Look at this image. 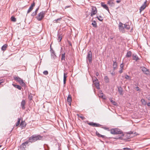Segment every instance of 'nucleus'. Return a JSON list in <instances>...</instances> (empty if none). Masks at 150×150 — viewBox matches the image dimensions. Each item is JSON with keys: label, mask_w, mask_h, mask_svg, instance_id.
Returning <instances> with one entry per match:
<instances>
[{"label": "nucleus", "mask_w": 150, "mask_h": 150, "mask_svg": "<svg viewBox=\"0 0 150 150\" xmlns=\"http://www.w3.org/2000/svg\"><path fill=\"white\" fill-rule=\"evenodd\" d=\"M43 137L40 135H33L29 138L28 142L33 143L35 142L38 140H42Z\"/></svg>", "instance_id": "obj_1"}, {"label": "nucleus", "mask_w": 150, "mask_h": 150, "mask_svg": "<svg viewBox=\"0 0 150 150\" xmlns=\"http://www.w3.org/2000/svg\"><path fill=\"white\" fill-rule=\"evenodd\" d=\"M13 79L19 83L21 86H25V84L23 82V80L19 77L14 76H13Z\"/></svg>", "instance_id": "obj_2"}, {"label": "nucleus", "mask_w": 150, "mask_h": 150, "mask_svg": "<svg viewBox=\"0 0 150 150\" xmlns=\"http://www.w3.org/2000/svg\"><path fill=\"white\" fill-rule=\"evenodd\" d=\"M46 12V11H42L38 14L36 17V18L38 21H40L44 17L45 15Z\"/></svg>", "instance_id": "obj_3"}, {"label": "nucleus", "mask_w": 150, "mask_h": 150, "mask_svg": "<svg viewBox=\"0 0 150 150\" xmlns=\"http://www.w3.org/2000/svg\"><path fill=\"white\" fill-rule=\"evenodd\" d=\"M110 131L111 134H121L122 133L121 131L118 129H112Z\"/></svg>", "instance_id": "obj_4"}, {"label": "nucleus", "mask_w": 150, "mask_h": 150, "mask_svg": "<svg viewBox=\"0 0 150 150\" xmlns=\"http://www.w3.org/2000/svg\"><path fill=\"white\" fill-rule=\"evenodd\" d=\"M93 83L97 89H99V81L95 77L92 78Z\"/></svg>", "instance_id": "obj_5"}, {"label": "nucleus", "mask_w": 150, "mask_h": 150, "mask_svg": "<svg viewBox=\"0 0 150 150\" xmlns=\"http://www.w3.org/2000/svg\"><path fill=\"white\" fill-rule=\"evenodd\" d=\"M86 58L88 60L90 63H91L92 61V53L91 51L88 52Z\"/></svg>", "instance_id": "obj_6"}, {"label": "nucleus", "mask_w": 150, "mask_h": 150, "mask_svg": "<svg viewBox=\"0 0 150 150\" xmlns=\"http://www.w3.org/2000/svg\"><path fill=\"white\" fill-rule=\"evenodd\" d=\"M97 11L96 8L94 6H92V11L91 13V17L96 14L97 13Z\"/></svg>", "instance_id": "obj_7"}, {"label": "nucleus", "mask_w": 150, "mask_h": 150, "mask_svg": "<svg viewBox=\"0 0 150 150\" xmlns=\"http://www.w3.org/2000/svg\"><path fill=\"white\" fill-rule=\"evenodd\" d=\"M29 142L28 141H26L22 144L20 146V149L22 150H25L26 147V145L28 144Z\"/></svg>", "instance_id": "obj_8"}, {"label": "nucleus", "mask_w": 150, "mask_h": 150, "mask_svg": "<svg viewBox=\"0 0 150 150\" xmlns=\"http://www.w3.org/2000/svg\"><path fill=\"white\" fill-rule=\"evenodd\" d=\"M123 24L121 22L119 23V30L122 33H124L125 32L124 28L123 26Z\"/></svg>", "instance_id": "obj_9"}, {"label": "nucleus", "mask_w": 150, "mask_h": 150, "mask_svg": "<svg viewBox=\"0 0 150 150\" xmlns=\"http://www.w3.org/2000/svg\"><path fill=\"white\" fill-rule=\"evenodd\" d=\"M142 71L144 72V73L146 75L149 74V71L148 69H147L146 68L144 67H141Z\"/></svg>", "instance_id": "obj_10"}, {"label": "nucleus", "mask_w": 150, "mask_h": 150, "mask_svg": "<svg viewBox=\"0 0 150 150\" xmlns=\"http://www.w3.org/2000/svg\"><path fill=\"white\" fill-rule=\"evenodd\" d=\"M87 124L89 125L93 126V127H99L101 126V125L100 124L95 123H94L92 122H88Z\"/></svg>", "instance_id": "obj_11"}, {"label": "nucleus", "mask_w": 150, "mask_h": 150, "mask_svg": "<svg viewBox=\"0 0 150 150\" xmlns=\"http://www.w3.org/2000/svg\"><path fill=\"white\" fill-rule=\"evenodd\" d=\"M147 1H146L140 7L139 10L140 12L141 13L142 11H143L147 6L146 4Z\"/></svg>", "instance_id": "obj_12"}, {"label": "nucleus", "mask_w": 150, "mask_h": 150, "mask_svg": "<svg viewBox=\"0 0 150 150\" xmlns=\"http://www.w3.org/2000/svg\"><path fill=\"white\" fill-rule=\"evenodd\" d=\"M35 6V3L34 2H33L31 5V6H30L28 10L27 13H28L30 12L33 9L34 7Z\"/></svg>", "instance_id": "obj_13"}, {"label": "nucleus", "mask_w": 150, "mask_h": 150, "mask_svg": "<svg viewBox=\"0 0 150 150\" xmlns=\"http://www.w3.org/2000/svg\"><path fill=\"white\" fill-rule=\"evenodd\" d=\"M101 6L103 8H104L109 13V10L108 8V7L106 4H104L103 2H101Z\"/></svg>", "instance_id": "obj_14"}, {"label": "nucleus", "mask_w": 150, "mask_h": 150, "mask_svg": "<svg viewBox=\"0 0 150 150\" xmlns=\"http://www.w3.org/2000/svg\"><path fill=\"white\" fill-rule=\"evenodd\" d=\"M117 59V58H115V61H113V68L114 70H115L117 68V63L116 62V60Z\"/></svg>", "instance_id": "obj_15"}, {"label": "nucleus", "mask_w": 150, "mask_h": 150, "mask_svg": "<svg viewBox=\"0 0 150 150\" xmlns=\"http://www.w3.org/2000/svg\"><path fill=\"white\" fill-rule=\"evenodd\" d=\"M26 102L25 100H23L21 103V106L23 109H25V105Z\"/></svg>", "instance_id": "obj_16"}, {"label": "nucleus", "mask_w": 150, "mask_h": 150, "mask_svg": "<svg viewBox=\"0 0 150 150\" xmlns=\"http://www.w3.org/2000/svg\"><path fill=\"white\" fill-rule=\"evenodd\" d=\"M51 56L52 58L54 59L56 57V56L54 53V50H51Z\"/></svg>", "instance_id": "obj_17"}, {"label": "nucleus", "mask_w": 150, "mask_h": 150, "mask_svg": "<svg viewBox=\"0 0 150 150\" xmlns=\"http://www.w3.org/2000/svg\"><path fill=\"white\" fill-rule=\"evenodd\" d=\"M67 101L69 103V104L70 105H71V103L72 101V99L71 96L70 95H69L68 97L67 98Z\"/></svg>", "instance_id": "obj_18"}, {"label": "nucleus", "mask_w": 150, "mask_h": 150, "mask_svg": "<svg viewBox=\"0 0 150 150\" xmlns=\"http://www.w3.org/2000/svg\"><path fill=\"white\" fill-rule=\"evenodd\" d=\"M133 59L136 61H137L139 59V58L135 54H133L132 55Z\"/></svg>", "instance_id": "obj_19"}, {"label": "nucleus", "mask_w": 150, "mask_h": 150, "mask_svg": "<svg viewBox=\"0 0 150 150\" xmlns=\"http://www.w3.org/2000/svg\"><path fill=\"white\" fill-rule=\"evenodd\" d=\"M118 92L121 95H123V90L122 88L121 87H118Z\"/></svg>", "instance_id": "obj_20"}, {"label": "nucleus", "mask_w": 150, "mask_h": 150, "mask_svg": "<svg viewBox=\"0 0 150 150\" xmlns=\"http://www.w3.org/2000/svg\"><path fill=\"white\" fill-rule=\"evenodd\" d=\"M26 124L25 121H22L21 122L20 124V125L22 127H25L26 126Z\"/></svg>", "instance_id": "obj_21"}, {"label": "nucleus", "mask_w": 150, "mask_h": 150, "mask_svg": "<svg viewBox=\"0 0 150 150\" xmlns=\"http://www.w3.org/2000/svg\"><path fill=\"white\" fill-rule=\"evenodd\" d=\"M67 74L64 73V80H63V82H64V84H65L66 83V78L67 77Z\"/></svg>", "instance_id": "obj_22"}, {"label": "nucleus", "mask_w": 150, "mask_h": 150, "mask_svg": "<svg viewBox=\"0 0 150 150\" xmlns=\"http://www.w3.org/2000/svg\"><path fill=\"white\" fill-rule=\"evenodd\" d=\"M12 85L14 87L16 88H17L19 90H21V87L20 86L15 85L14 84H13Z\"/></svg>", "instance_id": "obj_23"}, {"label": "nucleus", "mask_w": 150, "mask_h": 150, "mask_svg": "<svg viewBox=\"0 0 150 150\" xmlns=\"http://www.w3.org/2000/svg\"><path fill=\"white\" fill-rule=\"evenodd\" d=\"M104 79L105 81V82L106 83H108L109 82V79L108 77V76H105L104 77Z\"/></svg>", "instance_id": "obj_24"}, {"label": "nucleus", "mask_w": 150, "mask_h": 150, "mask_svg": "<svg viewBox=\"0 0 150 150\" xmlns=\"http://www.w3.org/2000/svg\"><path fill=\"white\" fill-rule=\"evenodd\" d=\"M132 55V52L129 51L127 52V53L126 55V57H130Z\"/></svg>", "instance_id": "obj_25"}, {"label": "nucleus", "mask_w": 150, "mask_h": 150, "mask_svg": "<svg viewBox=\"0 0 150 150\" xmlns=\"http://www.w3.org/2000/svg\"><path fill=\"white\" fill-rule=\"evenodd\" d=\"M124 28L127 29V30H129L130 28V26L128 25H127L126 24H124Z\"/></svg>", "instance_id": "obj_26"}, {"label": "nucleus", "mask_w": 150, "mask_h": 150, "mask_svg": "<svg viewBox=\"0 0 150 150\" xmlns=\"http://www.w3.org/2000/svg\"><path fill=\"white\" fill-rule=\"evenodd\" d=\"M92 25L95 28H96L97 27V23L95 21H93V22L92 23Z\"/></svg>", "instance_id": "obj_27"}, {"label": "nucleus", "mask_w": 150, "mask_h": 150, "mask_svg": "<svg viewBox=\"0 0 150 150\" xmlns=\"http://www.w3.org/2000/svg\"><path fill=\"white\" fill-rule=\"evenodd\" d=\"M7 45L6 44L4 45L1 47V50H2L4 51L6 50Z\"/></svg>", "instance_id": "obj_28"}, {"label": "nucleus", "mask_w": 150, "mask_h": 150, "mask_svg": "<svg viewBox=\"0 0 150 150\" xmlns=\"http://www.w3.org/2000/svg\"><path fill=\"white\" fill-rule=\"evenodd\" d=\"M97 18L98 20L100 21H102L103 20V17L100 16H97Z\"/></svg>", "instance_id": "obj_29"}, {"label": "nucleus", "mask_w": 150, "mask_h": 150, "mask_svg": "<svg viewBox=\"0 0 150 150\" xmlns=\"http://www.w3.org/2000/svg\"><path fill=\"white\" fill-rule=\"evenodd\" d=\"M141 102L142 105H146V102L145 101V100L144 99H142L141 100Z\"/></svg>", "instance_id": "obj_30"}, {"label": "nucleus", "mask_w": 150, "mask_h": 150, "mask_svg": "<svg viewBox=\"0 0 150 150\" xmlns=\"http://www.w3.org/2000/svg\"><path fill=\"white\" fill-rule=\"evenodd\" d=\"M61 19H62V18H59L57 19L54 20L53 21V22L54 23H59V21H60Z\"/></svg>", "instance_id": "obj_31"}, {"label": "nucleus", "mask_w": 150, "mask_h": 150, "mask_svg": "<svg viewBox=\"0 0 150 150\" xmlns=\"http://www.w3.org/2000/svg\"><path fill=\"white\" fill-rule=\"evenodd\" d=\"M125 78L128 80H131V77L127 75H125Z\"/></svg>", "instance_id": "obj_32"}, {"label": "nucleus", "mask_w": 150, "mask_h": 150, "mask_svg": "<svg viewBox=\"0 0 150 150\" xmlns=\"http://www.w3.org/2000/svg\"><path fill=\"white\" fill-rule=\"evenodd\" d=\"M110 101L111 103H112V104L114 105H116L117 103H116L115 102L114 100H112V99H110Z\"/></svg>", "instance_id": "obj_33"}, {"label": "nucleus", "mask_w": 150, "mask_h": 150, "mask_svg": "<svg viewBox=\"0 0 150 150\" xmlns=\"http://www.w3.org/2000/svg\"><path fill=\"white\" fill-rule=\"evenodd\" d=\"M20 121H21V119L19 118H18V121L16 124V126L17 127L18 126V125L20 124Z\"/></svg>", "instance_id": "obj_34"}, {"label": "nucleus", "mask_w": 150, "mask_h": 150, "mask_svg": "<svg viewBox=\"0 0 150 150\" xmlns=\"http://www.w3.org/2000/svg\"><path fill=\"white\" fill-rule=\"evenodd\" d=\"M11 21L13 22H16V18L13 16H12L11 18Z\"/></svg>", "instance_id": "obj_35"}, {"label": "nucleus", "mask_w": 150, "mask_h": 150, "mask_svg": "<svg viewBox=\"0 0 150 150\" xmlns=\"http://www.w3.org/2000/svg\"><path fill=\"white\" fill-rule=\"evenodd\" d=\"M65 53L62 54L61 60H65Z\"/></svg>", "instance_id": "obj_36"}, {"label": "nucleus", "mask_w": 150, "mask_h": 150, "mask_svg": "<svg viewBox=\"0 0 150 150\" xmlns=\"http://www.w3.org/2000/svg\"><path fill=\"white\" fill-rule=\"evenodd\" d=\"M77 115L79 117L81 118L83 120L85 119V118L84 117L82 116L81 115H80L79 114H77Z\"/></svg>", "instance_id": "obj_37"}, {"label": "nucleus", "mask_w": 150, "mask_h": 150, "mask_svg": "<svg viewBox=\"0 0 150 150\" xmlns=\"http://www.w3.org/2000/svg\"><path fill=\"white\" fill-rule=\"evenodd\" d=\"M28 98L30 100H31L32 99L33 96L31 94H30L28 96Z\"/></svg>", "instance_id": "obj_38"}, {"label": "nucleus", "mask_w": 150, "mask_h": 150, "mask_svg": "<svg viewBox=\"0 0 150 150\" xmlns=\"http://www.w3.org/2000/svg\"><path fill=\"white\" fill-rule=\"evenodd\" d=\"M45 147L46 150H49L50 147L47 145L46 144Z\"/></svg>", "instance_id": "obj_39"}, {"label": "nucleus", "mask_w": 150, "mask_h": 150, "mask_svg": "<svg viewBox=\"0 0 150 150\" xmlns=\"http://www.w3.org/2000/svg\"><path fill=\"white\" fill-rule=\"evenodd\" d=\"M58 40H59V41L60 42L62 39V37L60 35H58Z\"/></svg>", "instance_id": "obj_40"}, {"label": "nucleus", "mask_w": 150, "mask_h": 150, "mask_svg": "<svg viewBox=\"0 0 150 150\" xmlns=\"http://www.w3.org/2000/svg\"><path fill=\"white\" fill-rule=\"evenodd\" d=\"M101 92H102V91H101L100 92V94L99 95V97H101V98H103V93H101Z\"/></svg>", "instance_id": "obj_41"}, {"label": "nucleus", "mask_w": 150, "mask_h": 150, "mask_svg": "<svg viewBox=\"0 0 150 150\" xmlns=\"http://www.w3.org/2000/svg\"><path fill=\"white\" fill-rule=\"evenodd\" d=\"M37 13L35 12H33L31 14V15L32 16L34 17L37 14Z\"/></svg>", "instance_id": "obj_42"}, {"label": "nucleus", "mask_w": 150, "mask_h": 150, "mask_svg": "<svg viewBox=\"0 0 150 150\" xmlns=\"http://www.w3.org/2000/svg\"><path fill=\"white\" fill-rule=\"evenodd\" d=\"M43 74L45 75H47L48 74V72L47 71H43Z\"/></svg>", "instance_id": "obj_43"}, {"label": "nucleus", "mask_w": 150, "mask_h": 150, "mask_svg": "<svg viewBox=\"0 0 150 150\" xmlns=\"http://www.w3.org/2000/svg\"><path fill=\"white\" fill-rule=\"evenodd\" d=\"M124 66V64L122 63L120 65V69H123V67Z\"/></svg>", "instance_id": "obj_44"}, {"label": "nucleus", "mask_w": 150, "mask_h": 150, "mask_svg": "<svg viewBox=\"0 0 150 150\" xmlns=\"http://www.w3.org/2000/svg\"><path fill=\"white\" fill-rule=\"evenodd\" d=\"M96 135L99 137H100L101 134H100L97 131H96Z\"/></svg>", "instance_id": "obj_45"}, {"label": "nucleus", "mask_w": 150, "mask_h": 150, "mask_svg": "<svg viewBox=\"0 0 150 150\" xmlns=\"http://www.w3.org/2000/svg\"><path fill=\"white\" fill-rule=\"evenodd\" d=\"M96 135L99 137H100L101 134H100L97 131H96Z\"/></svg>", "instance_id": "obj_46"}, {"label": "nucleus", "mask_w": 150, "mask_h": 150, "mask_svg": "<svg viewBox=\"0 0 150 150\" xmlns=\"http://www.w3.org/2000/svg\"><path fill=\"white\" fill-rule=\"evenodd\" d=\"M108 4L110 5H111L113 4V3L112 1H109L108 2Z\"/></svg>", "instance_id": "obj_47"}, {"label": "nucleus", "mask_w": 150, "mask_h": 150, "mask_svg": "<svg viewBox=\"0 0 150 150\" xmlns=\"http://www.w3.org/2000/svg\"><path fill=\"white\" fill-rule=\"evenodd\" d=\"M149 100H150V95H148L146 97Z\"/></svg>", "instance_id": "obj_48"}, {"label": "nucleus", "mask_w": 150, "mask_h": 150, "mask_svg": "<svg viewBox=\"0 0 150 150\" xmlns=\"http://www.w3.org/2000/svg\"><path fill=\"white\" fill-rule=\"evenodd\" d=\"M136 89L137 91H139L140 90L138 86H137L136 87Z\"/></svg>", "instance_id": "obj_49"}, {"label": "nucleus", "mask_w": 150, "mask_h": 150, "mask_svg": "<svg viewBox=\"0 0 150 150\" xmlns=\"http://www.w3.org/2000/svg\"><path fill=\"white\" fill-rule=\"evenodd\" d=\"M4 81L3 79H1L0 80V84H1V83H3L4 82Z\"/></svg>", "instance_id": "obj_50"}, {"label": "nucleus", "mask_w": 150, "mask_h": 150, "mask_svg": "<svg viewBox=\"0 0 150 150\" xmlns=\"http://www.w3.org/2000/svg\"><path fill=\"white\" fill-rule=\"evenodd\" d=\"M100 137H102V138H106V136H105L101 134Z\"/></svg>", "instance_id": "obj_51"}, {"label": "nucleus", "mask_w": 150, "mask_h": 150, "mask_svg": "<svg viewBox=\"0 0 150 150\" xmlns=\"http://www.w3.org/2000/svg\"><path fill=\"white\" fill-rule=\"evenodd\" d=\"M123 149L124 150H129L131 149L128 148H123Z\"/></svg>", "instance_id": "obj_52"}, {"label": "nucleus", "mask_w": 150, "mask_h": 150, "mask_svg": "<svg viewBox=\"0 0 150 150\" xmlns=\"http://www.w3.org/2000/svg\"><path fill=\"white\" fill-rule=\"evenodd\" d=\"M39 9V8H38L36 9L35 11H34L35 12H36L37 13V12L38 11V10Z\"/></svg>", "instance_id": "obj_53"}, {"label": "nucleus", "mask_w": 150, "mask_h": 150, "mask_svg": "<svg viewBox=\"0 0 150 150\" xmlns=\"http://www.w3.org/2000/svg\"><path fill=\"white\" fill-rule=\"evenodd\" d=\"M122 69H121V70L119 71V72L120 73V74H121L122 73Z\"/></svg>", "instance_id": "obj_54"}, {"label": "nucleus", "mask_w": 150, "mask_h": 150, "mask_svg": "<svg viewBox=\"0 0 150 150\" xmlns=\"http://www.w3.org/2000/svg\"><path fill=\"white\" fill-rule=\"evenodd\" d=\"M111 74L112 75V76H114L115 75V72H112L111 73Z\"/></svg>", "instance_id": "obj_55"}, {"label": "nucleus", "mask_w": 150, "mask_h": 150, "mask_svg": "<svg viewBox=\"0 0 150 150\" xmlns=\"http://www.w3.org/2000/svg\"><path fill=\"white\" fill-rule=\"evenodd\" d=\"M147 105L148 106H150V102H149L147 103Z\"/></svg>", "instance_id": "obj_56"}, {"label": "nucleus", "mask_w": 150, "mask_h": 150, "mask_svg": "<svg viewBox=\"0 0 150 150\" xmlns=\"http://www.w3.org/2000/svg\"><path fill=\"white\" fill-rule=\"evenodd\" d=\"M70 6H66L65 7V8L66 9L67 8H69V7H70Z\"/></svg>", "instance_id": "obj_57"}, {"label": "nucleus", "mask_w": 150, "mask_h": 150, "mask_svg": "<svg viewBox=\"0 0 150 150\" xmlns=\"http://www.w3.org/2000/svg\"><path fill=\"white\" fill-rule=\"evenodd\" d=\"M116 2L117 3H120V0H117L116 1Z\"/></svg>", "instance_id": "obj_58"}, {"label": "nucleus", "mask_w": 150, "mask_h": 150, "mask_svg": "<svg viewBox=\"0 0 150 150\" xmlns=\"http://www.w3.org/2000/svg\"><path fill=\"white\" fill-rule=\"evenodd\" d=\"M134 134L135 135H137V133L136 132H135L134 133Z\"/></svg>", "instance_id": "obj_59"}, {"label": "nucleus", "mask_w": 150, "mask_h": 150, "mask_svg": "<svg viewBox=\"0 0 150 150\" xmlns=\"http://www.w3.org/2000/svg\"><path fill=\"white\" fill-rule=\"evenodd\" d=\"M99 75V74L98 72H97L96 74V75L97 76H98V75Z\"/></svg>", "instance_id": "obj_60"}, {"label": "nucleus", "mask_w": 150, "mask_h": 150, "mask_svg": "<svg viewBox=\"0 0 150 150\" xmlns=\"http://www.w3.org/2000/svg\"><path fill=\"white\" fill-rule=\"evenodd\" d=\"M130 134H133V132H130Z\"/></svg>", "instance_id": "obj_61"}, {"label": "nucleus", "mask_w": 150, "mask_h": 150, "mask_svg": "<svg viewBox=\"0 0 150 150\" xmlns=\"http://www.w3.org/2000/svg\"><path fill=\"white\" fill-rule=\"evenodd\" d=\"M104 128L106 129H108V128Z\"/></svg>", "instance_id": "obj_62"}, {"label": "nucleus", "mask_w": 150, "mask_h": 150, "mask_svg": "<svg viewBox=\"0 0 150 150\" xmlns=\"http://www.w3.org/2000/svg\"><path fill=\"white\" fill-rule=\"evenodd\" d=\"M111 39H113V38H111Z\"/></svg>", "instance_id": "obj_63"}, {"label": "nucleus", "mask_w": 150, "mask_h": 150, "mask_svg": "<svg viewBox=\"0 0 150 150\" xmlns=\"http://www.w3.org/2000/svg\"><path fill=\"white\" fill-rule=\"evenodd\" d=\"M1 146V145H0V147Z\"/></svg>", "instance_id": "obj_64"}]
</instances>
